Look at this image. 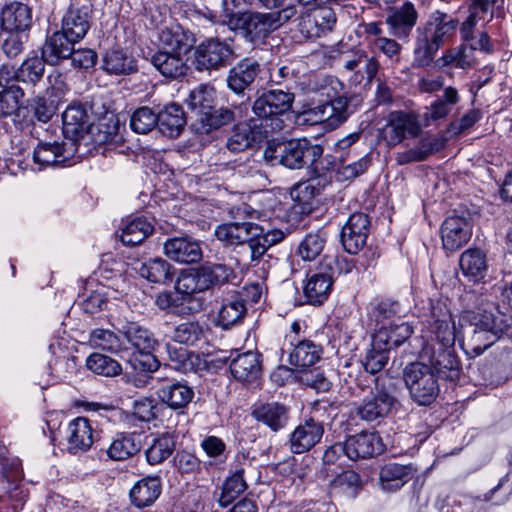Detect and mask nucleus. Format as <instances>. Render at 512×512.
<instances>
[{"mask_svg": "<svg viewBox=\"0 0 512 512\" xmlns=\"http://www.w3.org/2000/svg\"><path fill=\"white\" fill-rule=\"evenodd\" d=\"M183 53L171 51H158L151 57L153 66L167 78H177L186 73L187 66Z\"/></svg>", "mask_w": 512, "mask_h": 512, "instance_id": "obj_35", "label": "nucleus"}, {"mask_svg": "<svg viewBox=\"0 0 512 512\" xmlns=\"http://www.w3.org/2000/svg\"><path fill=\"white\" fill-rule=\"evenodd\" d=\"M186 124L185 114L177 104L167 105L158 113V128L163 135L178 137Z\"/></svg>", "mask_w": 512, "mask_h": 512, "instance_id": "obj_37", "label": "nucleus"}, {"mask_svg": "<svg viewBox=\"0 0 512 512\" xmlns=\"http://www.w3.org/2000/svg\"><path fill=\"white\" fill-rule=\"evenodd\" d=\"M254 418L273 431L284 428L288 422V408L278 402L264 403L252 411Z\"/></svg>", "mask_w": 512, "mask_h": 512, "instance_id": "obj_30", "label": "nucleus"}, {"mask_svg": "<svg viewBox=\"0 0 512 512\" xmlns=\"http://www.w3.org/2000/svg\"><path fill=\"white\" fill-rule=\"evenodd\" d=\"M459 100L458 91L454 87H446L442 98L431 104L429 112L430 119L434 121L444 119Z\"/></svg>", "mask_w": 512, "mask_h": 512, "instance_id": "obj_58", "label": "nucleus"}, {"mask_svg": "<svg viewBox=\"0 0 512 512\" xmlns=\"http://www.w3.org/2000/svg\"><path fill=\"white\" fill-rule=\"evenodd\" d=\"M214 93L212 87L200 85L190 92L187 104L192 110H197L201 118L205 111L213 108Z\"/></svg>", "mask_w": 512, "mask_h": 512, "instance_id": "obj_56", "label": "nucleus"}, {"mask_svg": "<svg viewBox=\"0 0 512 512\" xmlns=\"http://www.w3.org/2000/svg\"><path fill=\"white\" fill-rule=\"evenodd\" d=\"M133 269L147 281L155 284L169 285L173 282L176 269L161 257L137 261Z\"/></svg>", "mask_w": 512, "mask_h": 512, "instance_id": "obj_20", "label": "nucleus"}, {"mask_svg": "<svg viewBox=\"0 0 512 512\" xmlns=\"http://www.w3.org/2000/svg\"><path fill=\"white\" fill-rule=\"evenodd\" d=\"M413 333V327L406 322L393 323L382 326L373 336L376 337V344L387 346L388 350L402 345Z\"/></svg>", "mask_w": 512, "mask_h": 512, "instance_id": "obj_39", "label": "nucleus"}, {"mask_svg": "<svg viewBox=\"0 0 512 512\" xmlns=\"http://www.w3.org/2000/svg\"><path fill=\"white\" fill-rule=\"evenodd\" d=\"M459 21L442 11H435L422 29L421 34L441 48L450 42L456 34Z\"/></svg>", "mask_w": 512, "mask_h": 512, "instance_id": "obj_15", "label": "nucleus"}, {"mask_svg": "<svg viewBox=\"0 0 512 512\" xmlns=\"http://www.w3.org/2000/svg\"><path fill=\"white\" fill-rule=\"evenodd\" d=\"M460 268L464 275L477 281L483 278L487 270L485 254L479 249H469L460 257Z\"/></svg>", "mask_w": 512, "mask_h": 512, "instance_id": "obj_44", "label": "nucleus"}, {"mask_svg": "<svg viewBox=\"0 0 512 512\" xmlns=\"http://www.w3.org/2000/svg\"><path fill=\"white\" fill-rule=\"evenodd\" d=\"M63 134L70 139V144L76 143L91 130L89 116L82 104L69 105L62 114Z\"/></svg>", "mask_w": 512, "mask_h": 512, "instance_id": "obj_19", "label": "nucleus"}, {"mask_svg": "<svg viewBox=\"0 0 512 512\" xmlns=\"http://www.w3.org/2000/svg\"><path fill=\"white\" fill-rule=\"evenodd\" d=\"M419 131L420 126L415 116L402 111H394L389 114L381 134L387 145L394 147L401 143L406 136H417Z\"/></svg>", "mask_w": 512, "mask_h": 512, "instance_id": "obj_11", "label": "nucleus"}, {"mask_svg": "<svg viewBox=\"0 0 512 512\" xmlns=\"http://www.w3.org/2000/svg\"><path fill=\"white\" fill-rule=\"evenodd\" d=\"M199 268L206 290L227 284L236 277L233 268L222 263H208Z\"/></svg>", "mask_w": 512, "mask_h": 512, "instance_id": "obj_42", "label": "nucleus"}, {"mask_svg": "<svg viewBox=\"0 0 512 512\" xmlns=\"http://www.w3.org/2000/svg\"><path fill=\"white\" fill-rule=\"evenodd\" d=\"M346 444V457L350 460L368 459L381 454L384 444L376 432L362 431L348 436Z\"/></svg>", "mask_w": 512, "mask_h": 512, "instance_id": "obj_14", "label": "nucleus"}, {"mask_svg": "<svg viewBox=\"0 0 512 512\" xmlns=\"http://www.w3.org/2000/svg\"><path fill=\"white\" fill-rule=\"evenodd\" d=\"M312 18L315 25V31L312 32L315 36H321L330 32L336 24V15L332 8L326 5L320 6L315 11L308 15Z\"/></svg>", "mask_w": 512, "mask_h": 512, "instance_id": "obj_63", "label": "nucleus"}, {"mask_svg": "<svg viewBox=\"0 0 512 512\" xmlns=\"http://www.w3.org/2000/svg\"><path fill=\"white\" fill-rule=\"evenodd\" d=\"M403 378L411 398L419 405L431 404L439 394L437 377L428 364H407L403 370Z\"/></svg>", "mask_w": 512, "mask_h": 512, "instance_id": "obj_7", "label": "nucleus"}, {"mask_svg": "<svg viewBox=\"0 0 512 512\" xmlns=\"http://www.w3.org/2000/svg\"><path fill=\"white\" fill-rule=\"evenodd\" d=\"M431 337L424 345L421 357L429 362V366L438 377L455 381L461 374V363L454 344L456 328L452 315L442 300H429Z\"/></svg>", "mask_w": 512, "mask_h": 512, "instance_id": "obj_1", "label": "nucleus"}, {"mask_svg": "<svg viewBox=\"0 0 512 512\" xmlns=\"http://www.w3.org/2000/svg\"><path fill=\"white\" fill-rule=\"evenodd\" d=\"M32 25L31 9L21 2L8 5L2 12V26L9 32H24Z\"/></svg>", "mask_w": 512, "mask_h": 512, "instance_id": "obj_29", "label": "nucleus"}, {"mask_svg": "<svg viewBox=\"0 0 512 512\" xmlns=\"http://www.w3.org/2000/svg\"><path fill=\"white\" fill-rule=\"evenodd\" d=\"M175 289L182 295L206 291L200 268L182 271L176 280Z\"/></svg>", "mask_w": 512, "mask_h": 512, "instance_id": "obj_53", "label": "nucleus"}, {"mask_svg": "<svg viewBox=\"0 0 512 512\" xmlns=\"http://www.w3.org/2000/svg\"><path fill=\"white\" fill-rule=\"evenodd\" d=\"M49 368L55 379H67L76 373L77 358L69 354L59 355L49 362Z\"/></svg>", "mask_w": 512, "mask_h": 512, "instance_id": "obj_64", "label": "nucleus"}, {"mask_svg": "<svg viewBox=\"0 0 512 512\" xmlns=\"http://www.w3.org/2000/svg\"><path fill=\"white\" fill-rule=\"evenodd\" d=\"M471 237L469 222L460 216H450L445 219L441 227L443 248L456 251L463 247Z\"/></svg>", "mask_w": 512, "mask_h": 512, "instance_id": "obj_18", "label": "nucleus"}, {"mask_svg": "<svg viewBox=\"0 0 512 512\" xmlns=\"http://www.w3.org/2000/svg\"><path fill=\"white\" fill-rule=\"evenodd\" d=\"M445 146V141L438 136H427L422 138L416 147L398 153L396 161L403 165L410 162H419L425 160L428 156L440 151Z\"/></svg>", "mask_w": 512, "mask_h": 512, "instance_id": "obj_36", "label": "nucleus"}, {"mask_svg": "<svg viewBox=\"0 0 512 512\" xmlns=\"http://www.w3.org/2000/svg\"><path fill=\"white\" fill-rule=\"evenodd\" d=\"M369 218L359 212L352 214L342 228V245L350 254H357L365 245L369 233Z\"/></svg>", "mask_w": 512, "mask_h": 512, "instance_id": "obj_16", "label": "nucleus"}, {"mask_svg": "<svg viewBox=\"0 0 512 512\" xmlns=\"http://www.w3.org/2000/svg\"><path fill=\"white\" fill-rule=\"evenodd\" d=\"M171 339L186 346H196L205 339V329L198 321H184L177 324Z\"/></svg>", "mask_w": 512, "mask_h": 512, "instance_id": "obj_45", "label": "nucleus"}, {"mask_svg": "<svg viewBox=\"0 0 512 512\" xmlns=\"http://www.w3.org/2000/svg\"><path fill=\"white\" fill-rule=\"evenodd\" d=\"M86 367L93 373L105 377L116 376L122 370L121 365L115 359L101 353H92L86 359Z\"/></svg>", "mask_w": 512, "mask_h": 512, "instance_id": "obj_52", "label": "nucleus"}, {"mask_svg": "<svg viewBox=\"0 0 512 512\" xmlns=\"http://www.w3.org/2000/svg\"><path fill=\"white\" fill-rule=\"evenodd\" d=\"M234 56L232 40L210 37L195 47L193 63L199 71L218 70L226 67Z\"/></svg>", "mask_w": 512, "mask_h": 512, "instance_id": "obj_8", "label": "nucleus"}, {"mask_svg": "<svg viewBox=\"0 0 512 512\" xmlns=\"http://www.w3.org/2000/svg\"><path fill=\"white\" fill-rule=\"evenodd\" d=\"M418 21V12L411 2L387 9L385 24L389 34L399 40H407Z\"/></svg>", "mask_w": 512, "mask_h": 512, "instance_id": "obj_12", "label": "nucleus"}, {"mask_svg": "<svg viewBox=\"0 0 512 512\" xmlns=\"http://www.w3.org/2000/svg\"><path fill=\"white\" fill-rule=\"evenodd\" d=\"M120 333L128 349L134 350V354L129 360L131 367L139 372L156 371L159 361L153 354L157 346V340L153 333L135 322L127 323L122 327Z\"/></svg>", "mask_w": 512, "mask_h": 512, "instance_id": "obj_6", "label": "nucleus"}, {"mask_svg": "<svg viewBox=\"0 0 512 512\" xmlns=\"http://www.w3.org/2000/svg\"><path fill=\"white\" fill-rule=\"evenodd\" d=\"M401 312L400 304L390 298L376 300L370 304L368 315L370 319L380 323Z\"/></svg>", "mask_w": 512, "mask_h": 512, "instance_id": "obj_61", "label": "nucleus"}, {"mask_svg": "<svg viewBox=\"0 0 512 512\" xmlns=\"http://www.w3.org/2000/svg\"><path fill=\"white\" fill-rule=\"evenodd\" d=\"M74 151V144L39 142L34 148L33 159L40 167L64 164Z\"/></svg>", "mask_w": 512, "mask_h": 512, "instance_id": "obj_22", "label": "nucleus"}, {"mask_svg": "<svg viewBox=\"0 0 512 512\" xmlns=\"http://www.w3.org/2000/svg\"><path fill=\"white\" fill-rule=\"evenodd\" d=\"M325 243L320 232L310 233L300 242L297 252L304 261H313L321 254Z\"/></svg>", "mask_w": 512, "mask_h": 512, "instance_id": "obj_60", "label": "nucleus"}, {"mask_svg": "<svg viewBox=\"0 0 512 512\" xmlns=\"http://www.w3.org/2000/svg\"><path fill=\"white\" fill-rule=\"evenodd\" d=\"M89 344L101 350L117 353L122 350H128L122 335L108 329H95L89 335Z\"/></svg>", "mask_w": 512, "mask_h": 512, "instance_id": "obj_47", "label": "nucleus"}, {"mask_svg": "<svg viewBox=\"0 0 512 512\" xmlns=\"http://www.w3.org/2000/svg\"><path fill=\"white\" fill-rule=\"evenodd\" d=\"M158 40L167 51L186 54L192 48L194 36L180 26L160 30Z\"/></svg>", "mask_w": 512, "mask_h": 512, "instance_id": "obj_33", "label": "nucleus"}, {"mask_svg": "<svg viewBox=\"0 0 512 512\" xmlns=\"http://www.w3.org/2000/svg\"><path fill=\"white\" fill-rule=\"evenodd\" d=\"M323 425L312 419L298 425L290 435V449L295 454H301L313 448L322 438Z\"/></svg>", "mask_w": 512, "mask_h": 512, "instance_id": "obj_21", "label": "nucleus"}, {"mask_svg": "<svg viewBox=\"0 0 512 512\" xmlns=\"http://www.w3.org/2000/svg\"><path fill=\"white\" fill-rule=\"evenodd\" d=\"M175 439L168 433H164L153 439L146 450V458L149 464L155 465L166 460L175 450Z\"/></svg>", "mask_w": 512, "mask_h": 512, "instance_id": "obj_49", "label": "nucleus"}, {"mask_svg": "<svg viewBox=\"0 0 512 512\" xmlns=\"http://www.w3.org/2000/svg\"><path fill=\"white\" fill-rule=\"evenodd\" d=\"M232 376L239 381H253L261 372L260 355L248 351L232 359L230 365Z\"/></svg>", "mask_w": 512, "mask_h": 512, "instance_id": "obj_32", "label": "nucleus"}, {"mask_svg": "<svg viewBox=\"0 0 512 512\" xmlns=\"http://www.w3.org/2000/svg\"><path fill=\"white\" fill-rule=\"evenodd\" d=\"M101 67L111 75H129L137 71V61L126 50L113 48L103 55Z\"/></svg>", "mask_w": 512, "mask_h": 512, "instance_id": "obj_27", "label": "nucleus"}, {"mask_svg": "<svg viewBox=\"0 0 512 512\" xmlns=\"http://www.w3.org/2000/svg\"><path fill=\"white\" fill-rule=\"evenodd\" d=\"M24 96L18 85H11L0 91V118L17 116Z\"/></svg>", "mask_w": 512, "mask_h": 512, "instance_id": "obj_51", "label": "nucleus"}, {"mask_svg": "<svg viewBox=\"0 0 512 512\" xmlns=\"http://www.w3.org/2000/svg\"><path fill=\"white\" fill-rule=\"evenodd\" d=\"M294 95L280 89L264 91L259 95L252 106L255 115L253 119L258 123L264 135L281 131L285 124L283 115L290 110Z\"/></svg>", "mask_w": 512, "mask_h": 512, "instance_id": "obj_5", "label": "nucleus"}, {"mask_svg": "<svg viewBox=\"0 0 512 512\" xmlns=\"http://www.w3.org/2000/svg\"><path fill=\"white\" fill-rule=\"evenodd\" d=\"M158 124V114L149 107H140L134 111L130 118L132 130L139 134L152 131Z\"/></svg>", "mask_w": 512, "mask_h": 512, "instance_id": "obj_59", "label": "nucleus"}, {"mask_svg": "<svg viewBox=\"0 0 512 512\" xmlns=\"http://www.w3.org/2000/svg\"><path fill=\"white\" fill-rule=\"evenodd\" d=\"M333 284V276L328 272L312 274L304 286V295L314 305L322 304L329 296Z\"/></svg>", "mask_w": 512, "mask_h": 512, "instance_id": "obj_38", "label": "nucleus"}, {"mask_svg": "<svg viewBox=\"0 0 512 512\" xmlns=\"http://www.w3.org/2000/svg\"><path fill=\"white\" fill-rule=\"evenodd\" d=\"M386 378L375 379L374 387L369 391L356 408L359 418L366 422L380 421L387 417L394 405L396 398L392 395Z\"/></svg>", "mask_w": 512, "mask_h": 512, "instance_id": "obj_9", "label": "nucleus"}, {"mask_svg": "<svg viewBox=\"0 0 512 512\" xmlns=\"http://www.w3.org/2000/svg\"><path fill=\"white\" fill-rule=\"evenodd\" d=\"M258 123L250 119L249 123H240L233 127L226 146L231 152H240L249 148L254 142L259 141L264 134L262 130L257 131Z\"/></svg>", "mask_w": 512, "mask_h": 512, "instance_id": "obj_26", "label": "nucleus"}, {"mask_svg": "<svg viewBox=\"0 0 512 512\" xmlns=\"http://www.w3.org/2000/svg\"><path fill=\"white\" fill-rule=\"evenodd\" d=\"M390 350L383 344H376V337L373 336L371 348L367 351L363 360L364 369L370 374L380 372L388 362Z\"/></svg>", "mask_w": 512, "mask_h": 512, "instance_id": "obj_54", "label": "nucleus"}, {"mask_svg": "<svg viewBox=\"0 0 512 512\" xmlns=\"http://www.w3.org/2000/svg\"><path fill=\"white\" fill-rule=\"evenodd\" d=\"M153 231L152 224L146 217L137 216L122 229L121 241L124 245L135 246L142 243Z\"/></svg>", "mask_w": 512, "mask_h": 512, "instance_id": "obj_43", "label": "nucleus"}, {"mask_svg": "<svg viewBox=\"0 0 512 512\" xmlns=\"http://www.w3.org/2000/svg\"><path fill=\"white\" fill-rule=\"evenodd\" d=\"M163 249L169 259L181 264H192L202 259L200 244L190 236L170 238Z\"/></svg>", "mask_w": 512, "mask_h": 512, "instance_id": "obj_17", "label": "nucleus"}, {"mask_svg": "<svg viewBox=\"0 0 512 512\" xmlns=\"http://www.w3.org/2000/svg\"><path fill=\"white\" fill-rule=\"evenodd\" d=\"M45 63L43 56L28 58L13 72L12 77L18 81L35 85L43 77Z\"/></svg>", "mask_w": 512, "mask_h": 512, "instance_id": "obj_50", "label": "nucleus"}, {"mask_svg": "<svg viewBox=\"0 0 512 512\" xmlns=\"http://www.w3.org/2000/svg\"><path fill=\"white\" fill-rule=\"evenodd\" d=\"M157 395L164 404L177 410L185 408L192 401L194 391L184 383L173 382L160 387Z\"/></svg>", "mask_w": 512, "mask_h": 512, "instance_id": "obj_34", "label": "nucleus"}, {"mask_svg": "<svg viewBox=\"0 0 512 512\" xmlns=\"http://www.w3.org/2000/svg\"><path fill=\"white\" fill-rule=\"evenodd\" d=\"M321 356V348L310 340L298 343L289 355L291 365L306 368L314 365Z\"/></svg>", "mask_w": 512, "mask_h": 512, "instance_id": "obj_46", "label": "nucleus"}, {"mask_svg": "<svg viewBox=\"0 0 512 512\" xmlns=\"http://www.w3.org/2000/svg\"><path fill=\"white\" fill-rule=\"evenodd\" d=\"M475 62L476 58L471 53V48L467 44H462L447 50L436 60L435 66L439 69L450 67L465 70L473 67Z\"/></svg>", "mask_w": 512, "mask_h": 512, "instance_id": "obj_40", "label": "nucleus"}, {"mask_svg": "<svg viewBox=\"0 0 512 512\" xmlns=\"http://www.w3.org/2000/svg\"><path fill=\"white\" fill-rule=\"evenodd\" d=\"M161 494L159 477H144L136 482L130 490V499L134 506L144 508L151 506Z\"/></svg>", "mask_w": 512, "mask_h": 512, "instance_id": "obj_28", "label": "nucleus"}, {"mask_svg": "<svg viewBox=\"0 0 512 512\" xmlns=\"http://www.w3.org/2000/svg\"><path fill=\"white\" fill-rule=\"evenodd\" d=\"M411 475L410 466L387 463L380 470L381 485L383 489L399 488L411 478Z\"/></svg>", "mask_w": 512, "mask_h": 512, "instance_id": "obj_48", "label": "nucleus"}, {"mask_svg": "<svg viewBox=\"0 0 512 512\" xmlns=\"http://www.w3.org/2000/svg\"><path fill=\"white\" fill-rule=\"evenodd\" d=\"M259 71L256 61L244 59L229 70L227 85L235 93H243L255 81Z\"/></svg>", "mask_w": 512, "mask_h": 512, "instance_id": "obj_25", "label": "nucleus"}, {"mask_svg": "<svg viewBox=\"0 0 512 512\" xmlns=\"http://www.w3.org/2000/svg\"><path fill=\"white\" fill-rule=\"evenodd\" d=\"M202 129L208 132L211 129H217L234 120V112L226 107H221L205 111V114L199 118Z\"/></svg>", "mask_w": 512, "mask_h": 512, "instance_id": "obj_62", "label": "nucleus"}, {"mask_svg": "<svg viewBox=\"0 0 512 512\" xmlns=\"http://www.w3.org/2000/svg\"><path fill=\"white\" fill-rule=\"evenodd\" d=\"M243 462L237 464L230 477L224 482L218 502L221 506L229 505L239 494L243 493L246 488V482L244 480V472L247 467H250V462L242 456Z\"/></svg>", "mask_w": 512, "mask_h": 512, "instance_id": "obj_31", "label": "nucleus"}, {"mask_svg": "<svg viewBox=\"0 0 512 512\" xmlns=\"http://www.w3.org/2000/svg\"><path fill=\"white\" fill-rule=\"evenodd\" d=\"M508 318L491 305L478 308L464 327L462 348L469 357H477L496 343L508 329Z\"/></svg>", "mask_w": 512, "mask_h": 512, "instance_id": "obj_2", "label": "nucleus"}, {"mask_svg": "<svg viewBox=\"0 0 512 512\" xmlns=\"http://www.w3.org/2000/svg\"><path fill=\"white\" fill-rule=\"evenodd\" d=\"M136 435L132 433L117 434L106 450L109 459L122 461L135 455L141 448Z\"/></svg>", "mask_w": 512, "mask_h": 512, "instance_id": "obj_41", "label": "nucleus"}, {"mask_svg": "<svg viewBox=\"0 0 512 512\" xmlns=\"http://www.w3.org/2000/svg\"><path fill=\"white\" fill-rule=\"evenodd\" d=\"M67 448L71 453L86 451L93 443V429L85 417H77L66 428Z\"/></svg>", "mask_w": 512, "mask_h": 512, "instance_id": "obj_23", "label": "nucleus"}, {"mask_svg": "<svg viewBox=\"0 0 512 512\" xmlns=\"http://www.w3.org/2000/svg\"><path fill=\"white\" fill-rule=\"evenodd\" d=\"M228 26L250 43L264 40L276 31L269 12H242L229 17Z\"/></svg>", "mask_w": 512, "mask_h": 512, "instance_id": "obj_10", "label": "nucleus"}, {"mask_svg": "<svg viewBox=\"0 0 512 512\" xmlns=\"http://www.w3.org/2000/svg\"><path fill=\"white\" fill-rule=\"evenodd\" d=\"M323 153L320 145L311 144L306 138L269 141L264 159L272 165L281 164L289 169H301L317 161Z\"/></svg>", "mask_w": 512, "mask_h": 512, "instance_id": "obj_4", "label": "nucleus"}, {"mask_svg": "<svg viewBox=\"0 0 512 512\" xmlns=\"http://www.w3.org/2000/svg\"><path fill=\"white\" fill-rule=\"evenodd\" d=\"M75 43L77 41H74L63 32H54L43 45V59L49 65H58L62 60L70 57Z\"/></svg>", "mask_w": 512, "mask_h": 512, "instance_id": "obj_24", "label": "nucleus"}, {"mask_svg": "<svg viewBox=\"0 0 512 512\" xmlns=\"http://www.w3.org/2000/svg\"><path fill=\"white\" fill-rule=\"evenodd\" d=\"M310 90L318 93L327 101L311 109L315 122H326L335 128L342 124L349 116V101L347 97L338 96L342 89L341 82L332 76H315L309 82Z\"/></svg>", "mask_w": 512, "mask_h": 512, "instance_id": "obj_3", "label": "nucleus"}, {"mask_svg": "<svg viewBox=\"0 0 512 512\" xmlns=\"http://www.w3.org/2000/svg\"><path fill=\"white\" fill-rule=\"evenodd\" d=\"M91 6L87 0H72L62 19L61 32L79 42L90 28Z\"/></svg>", "mask_w": 512, "mask_h": 512, "instance_id": "obj_13", "label": "nucleus"}, {"mask_svg": "<svg viewBox=\"0 0 512 512\" xmlns=\"http://www.w3.org/2000/svg\"><path fill=\"white\" fill-rule=\"evenodd\" d=\"M95 141L99 144H112L122 141L119 120L114 117H106L96 126Z\"/></svg>", "mask_w": 512, "mask_h": 512, "instance_id": "obj_57", "label": "nucleus"}, {"mask_svg": "<svg viewBox=\"0 0 512 512\" xmlns=\"http://www.w3.org/2000/svg\"><path fill=\"white\" fill-rule=\"evenodd\" d=\"M246 307L244 302L235 298L222 304L218 313L219 324L228 329L238 323L245 315Z\"/></svg>", "mask_w": 512, "mask_h": 512, "instance_id": "obj_55", "label": "nucleus"}]
</instances>
